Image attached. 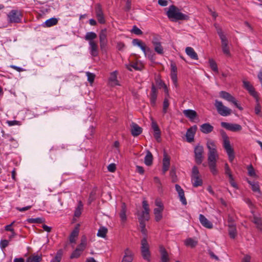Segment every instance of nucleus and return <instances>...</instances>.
<instances>
[{
	"instance_id": "obj_39",
	"label": "nucleus",
	"mask_w": 262,
	"mask_h": 262,
	"mask_svg": "<svg viewBox=\"0 0 262 262\" xmlns=\"http://www.w3.org/2000/svg\"><path fill=\"white\" fill-rule=\"evenodd\" d=\"M86 237L85 235L82 236L80 239V244L78 246L77 248L80 249L81 251H83L86 247Z\"/></svg>"
},
{
	"instance_id": "obj_31",
	"label": "nucleus",
	"mask_w": 262,
	"mask_h": 262,
	"mask_svg": "<svg viewBox=\"0 0 262 262\" xmlns=\"http://www.w3.org/2000/svg\"><path fill=\"white\" fill-rule=\"evenodd\" d=\"M186 54L192 59L198 60V56L196 53L191 47H187L185 49Z\"/></svg>"
},
{
	"instance_id": "obj_7",
	"label": "nucleus",
	"mask_w": 262,
	"mask_h": 262,
	"mask_svg": "<svg viewBox=\"0 0 262 262\" xmlns=\"http://www.w3.org/2000/svg\"><path fill=\"white\" fill-rule=\"evenodd\" d=\"M220 96L228 102L232 103L239 110H243V107L237 103L236 99L230 93L226 91H221L220 92Z\"/></svg>"
},
{
	"instance_id": "obj_44",
	"label": "nucleus",
	"mask_w": 262,
	"mask_h": 262,
	"mask_svg": "<svg viewBox=\"0 0 262 262\" xmlns=\"http://www.w3.org/2000/svg\"><path fill=\"white\" fill-rule=\"evenodd\" d=\"M107 232V229L104 227H101L99 229L97 236L101 237H105Z\"/></svg>"
},
{
	"instance_id": "obj_27",
	"label": "nucleus",
	"mask_w": 262,
	"mask_h": 262,
	"mask_svg": "<svg viewBox=\"0 0 262 262\" xmlns=\"http://www.w3.org/2000/svg\"><path fill=\"white\" fill-rule=\"evenodd\" d=\"M160 252L161 254V260L162 262H169L170 258L168 252L165 248L163 246L160 247Z\"/></svg>"
},
{
	"instance_id": "obj_48",
	"label": "nucleus",
	"mask_w": 262,
	"mask_h": 262,
	"mask_svg": "<svg viewBox=\"0 0 262 262\" xmlns=\"http://www.w3.org/2000/svg\"><path fill=\"white\" fill-rule=\"evenodd\" d=\"M156 83L159 87V88H161L163 87L164 89V91L167 94H168V89L166 85V84L162 81V80L160 79H156ZM168 95V94H167Z\"/></svg>"
},
{
	"instance_id": "obj_19",
	"label": "nucleus",
	"mask_w": 262,
	"mask_h": 262,
	"mask_svg": "<svg viewBox=\"0 0 262 262\" xmlns=\"http://www.w3.org/2000/svg\"><path fill=\"white\" fill-rule=\"evenodd\" d=\"M171 78L174 84L177 83V67L174 62H171Z\"/></svg>"
},
{
	"instance_id": "obj_8",
	"label": "nucleus",
	"mask_w": 262,
	"mask_h": 262,
	"mask_svg": "<svg viewBox=\"0 0 262 262\" xmlns=\"http://www.w3.org/2000/svg\"><path fill=\"white\" fill-rule=\"evenodd\" d=\"M161 37L158 35L154 36L152 43L154 46L155 51L159 54H163L164 53L163 48L161 46Z\"/></svg>"
},
{
	"instance_id": "obj_1",
	"label": "nucleus",
	"mask_w": 262,
	"mask_h": 262,
	"mask_svg": "<svg viewBox=\"0 0 262 262\" xmlns=\"http://www.w3.org/2000/svg\"><path fill=\"white\" fill-rule=\"evenodd\" d=\"M207 147L208 149V166L211 173L214 176H216L218 173V170L216 168V163L217 159L219 158V155L217 154L216 147L214 142L212 141H209L207 142Z\"/></svg>"
},
{
	"instance_id": "obj_22",
	"label": "nucleus",
	"mask_w": 262,
	"mask_h": 262,
	"mask_svg": "<svg viewBox=\"0 0 262 262\" xmlns=\"http://www.w3.org/2000/svg\"><path fill=\"white\" fill-rule=\"evenodd\" d=\"M175 188H176L177 191L178 192V193L179 194V196L180 201H181L183 205H186L187 204V201L185 197V194H184V191L183 189L178 184H176Z\"/></svg>"
},
{
	"instance_id": "obj_42",
	"label": "nucleus",
	"mask_w": 262,
	"mask_h": 262,
	"mask_svg": "<svg viewBox=\"0 0 262 262\" xmlns=\"http://www.w3.org/2000/svg\"><path fill=\"white\" fill-rule=\"evenodd\" d=\"M109 80L111 82H112V84L114 85H119L118 83V81L117 79V72L115 71L112 72L111 74L110 77L109 78Z\"/></svg>"
},
{
	"instance_id": "obj_13",
	"label": "nucleus",
	"mask_w": 262,
	"mask_h": 262,
	"mask_svg": "<svg viewBox=\"0 0 262 262\" xmlns=\"http://www.w3.org/2000/svg\"><path fill=\"white\" fill-rule=\"evenodd\" d=\"M244 88L247 90L249 94L254 98L258 97V93L255 91L253 86L247 81H243Z\"/></svg>"
},
{
	"instance_id": "obj_50",
	"label": "nucleus",
	"mask_w": 262,
	"mask_h": 262,
	"mask_svg": "<svg viewBox=\"0 0 262 262\" xmlns=\"http://www.w3.org/2000/svg\"><path fill=\"white\" fill-rule=\"evenodd\" d=\"M256 101V105L254 108V112L256 115H258L261 111V105L259 102V97L255 98Z\"/></svg>"
},
{
	"instance_id": "obj_23",
	"label": "nucleus",
	"mask_w": 262,
	"mask_h": 262,
	"mask_svg": "<svg viewBox=\"0 0 262 262\" xmlns=\"http://www.w3.org/2000/svg\"><path fill=\"white\" fill-rule=\"evenodd\" d=\"M170 165V158L167 154L164 152V158L163 159V173L165 174V172L168 170Z\"/></svg>"
},
{
	"instance_id": "obj_36",
	"label": "nucleus",
	"mask_w": 262,
	"mask_h": 262,
	"mask_svg": "<svg viewBox=\"0 0 262 262\" xmlns=\"http://www.w3.org/2000/svg\"><path fill=\"white\" fill-rule=\"evenodd\" d=\"M42 260V255L33 254L27 259V262H40Z\"/></svg>"
},
{
	"instance_id": "obj_16",
	"label": "nucleus",
	"mask_w": 262,
	"mask_h": 262,
	"mask_svg": "<svg viewBox=\"0 0 262 262\" xmlns=\"http://www.w3.org/2000/svg\"><path fill=\"white\" fill-rule=\"evenodd\" d=\"M133 43L134 45H137L143 51L145 55L148 52H151L150 48L146 47L145 45L140 40L138 39H134L133 40Z\"/></svg>"
},
{
	"instance_id": "obj_14",
	"label": "nucleus",
	"mask_w": 262,
	"mask_h": 262,
	"mask_svg": "<svg viewBox=\"0 0 262 262\" xmlns=\"http://www.w3.org/2000/svg\"><path fill=\"white\" fill-rule=\"evenodd\" d=\"M151 128L154 131V136L156 140L159 142L161 141V130L156 121L153 119L151 122Z\"/></svg>"
},
{
	"instance_id": "obj_18",
	"label": "nucleus",
	"mask_w": 262,
	"mask_h": 262,
	"mask_svg": "<svg viewBox=\"0 0 262 262\" xmlns=\"http://www.w3.org/2000/svg\"><path fill=\"white\" fill-rule=\"evenodd\" d=\"M251 213L253 215V220L252 222L256 225V228L258 230H262V220L260 217H258L255 214L254 210H251Z\"/></svg>"
},
{
	"instance_id": "obj_34",
	"label": "nucleus",
	"mask_w": 262,
	"mask_h": 262,
	"mask_svg": "<svg viewBox=\"0 0 262 262\" xmlns=\"http://www.w3.org/2000/svg\"><path fill=\"white\" fill-rule=\"evenodd\" d=\"M191 181L193 186L194 187L202 186L203 184V181L200 176H196L191 178Z\"/></svg>"
},
{
	"instance_id": "obj_45",
	"label": "nucleus",
	"mask_w": 262,
	"mask_h": 262,
	"mask_svg": "<svg viewBox=\"0 0 262 262\" xmlns=\"http://www.w3.org/2000/svg\"><path fill=\"white\" fill-rule=\"evenodd\" d=\"M27 221L29 223H43L45 222V220L43 218L37 217L36 219H28Z\"/></svg>"
},
{
	"instance_id": "obj_2",
	"label": "nucleus",
	"mask_w": 262,
	"mask_h": 262,
	"mask_svg": "<svg viewBox=\"0 0 262 262\" xmlns=\"http://www.w3.org/2000/svg\"><path fill=\"white\" fill-rule=\"evenodd\" d=\"M168 18L172 21L178 20H188L189 17L181 12L178 8L174 5H171L169 7L168 10L166 12Z\"/></svg>"
},
{
	"instance_id": "obj_29",
	"label": "nucleus",
	"mask_w": 262,
	"mask_h": 262,
	"mask_svg": "<svg viewBox=\"0 0 262 262\" xmlns=\"http://www.w3.org/2000/svg\"><path fill=\"white\" fill-rule=\"evenodd\" d=\"M213 130V126L209 123H205L200 126V130L204 134H209Z\"/></svg>"
},
{
	"instance_id": "obj_56",
	"label": "nucleus",
	"mask_w": 262,
	"mask_h": 262,
	"mask_svg": "<svg viewBox=\"0 0 262 262\" xmlns=\"http://www.w3.org/2000/svg\"><path fill=\"white\" fill-rule=\"evenodd\" d=\"M252 190L254 192H258L260 194H261V192L260 191L259 186L257 183H255L254 184H252L251 186Z\"/></svg>"
},
{
	"instance_id": "obj_60",
	"label": "nucleus",
	"mask_w": 262,
	"mask_h": 262,
	"mask_svg": "<svg viewBox=\"0 0 262 262\" xmlns=\"http://www.w3.org/2000/svg\"><path fill=\"white\" fill-rule=\"evenodd\" d=\"M229 182H230L231 185L232 187L237 188V185L236 184V183L234 182L232 175L229 174Z\"/></svg>"
},
{
	"instance_id": "obj_49",
	"label": "nucleus",
	"mask_w": 262,
	"mask_h": 262,
	"mask_svg": "<svg viewBox=\"0 0 262 262\" xmlns=\"http://www.w3.org/2000/svg\"><path fill=\"white\" fill-rule=\"evenodd\" d=\"M82 251L80 249L76 248V249L73 252L70 256V258L73 259L79 257Z\"/></svg>"
},
{
	"instance_id": "obj_15",
	"label": "nucleus",
	"mask_w": 262,
	"mask_h": 262,
	"mask_svg": "<svg viewBox=\"0 0 262 262\" xmlns=\"http://www.w3.org/2000/svg\"><path fill=\"white\" fill-rule=\"evenodd\" d=\"M8 16L9 18V21L11 23H19L21 20V19L19 17V14L16 10H11L8 15Z\"/></svg>"
},
{
	"instance_id": "obj_24",
	"label": "nucleus",
	"mask_w": 262,
	"mask_h": 262,
	"mask_svg": "<svg viewBox=\"0 0 262 262\" xmlns=\"http://www.w3.org/2000/svg\"><path fill=\"white\" fill-rule=\"evenodd\" d=\"M90 53L92 56L96 57L98 55V47L95 41L89 42Z\"/></svg>"
},
{
	"instance_id": "obj_21",
	"label": "nucleus",
	"mask_w": 262,
	"mask_h": 262,
	"mask_svg": "<svg viewBox=\"0 0 262 262\" xmlns=\"http://www.w3.org/2000/svg\"><path fill=\"white\" fill-rule=\"evenodd\" d=\"M183 113L191 122H194V119L198 117L197 113L194 110H185L183 111Z\"/></svg>"
},
{
	"instance_id": "obj_37",
	"label": "nucleus",
	"mask_w": 262,
	"mask_h": 262,
	"mask_svg": "<svg viewBox=\"0 0 262 262\" xmlns=\"http://www.w3.org/2000/svg\"><path fill=\"white\" fill-rule=\"evenodd\" d=\"M82 210L83 204L82 203V202L81 201H79L78 202V206L75 210L74 216L77 217H79L81 214V211Z\"/></svg>"
},
{
	"instance_id": "obj_20",
	"label": "nucleus",
	"mask_w": 262,
	"mask_h": 262,
	"mask_svg": "<svg viewBox=\"0 0 262 262\" xmlns=\"http://www.w3.org/2000/svg\"><path fill=\"white\" fill-rule=\"evenodd\" d=\"M126 206L125 203H122L121 204V209L119 213V216L121 219V224L124 226L125 223L127 220V217L126 215Z\"/></svg>"
},
{
	"instance_id": "obj_54",
	"label": "nucleus",
	"mask_w": 262,
	"mask_h": 262,
	"mask_svg": "<svg viewBox=\"0 0 262 262\" xmlns=\"http://www.w3.org/2000/svg\"><path fill=\"white\" fill-rule=\"evenodd\" d=\"M131 32L136 35H142L143 32L139 29L136 26H134L131 30Z\"/></svg>"
},
{
	"instance_id": "obj_26",
	"label": "nucleus",
	"mask_w": 262,
	"mask_h": 262,
	"mask_svg": "<svg viewBox=\"0 0 262 262\" xmlns=\"http://www.w3.org/2000/svg\"><path fill=\"white\" fill-rule=\"evenodd\" d=\"M157 97V91L155 85L152 84L151 86V94L150 97V103L152 106H155L156 105Z\"/></svg>"
},
{
	"instance_id": "obj_61",
	"label": "nucleus",
	"mask_w": 262,
	"mask_h": 262,
	"mask_svg": "<svg viewBox=\"0 0 262 262\" xmlns=\"http://www.w3.org/2000/svg\"><path fill=\"white\" fill-rule=\"evenodd\" d=\"M131 5H132V1L131 0H127L126 2V5L124 7V10L125 11H129L131 9Z\"/></svg>"
},
{
	"instance_id": "obj_57",
	"label": "nucleus",
	"mask_w": 262,
	"mask_h": 262,
	"mask_svg": "<svg viewBox=\"0 0 262 262\" xmlns=\"http://www.w3.org/2000/svg\"><path fill=\"white\" fill-rule=\"evenodd\" d=\"M103 14V11L102 10L101 6L99 4H97L96 7V16L98 15H102Z\"/></svg>"
},
{
	"instance_id": "obj_6",
	"label": "nucleus",
	"mask_w": 262,
	"mask_h": 262,
	"mask_svg": "<svg viewBox=\"0 0 262 262\" xmlns=\"http://www.w3.org/2000/svg\"><path fill=\"white\" fill-rule=\"evenodd\" d=\"M214 105L218 113L223 116H227L231 114V110L224 106L221 101L216 100Z\"/></svg>"
},
{
	"instance_id": "obj_9",
	"label": "nucleus",
	"mask_w": 262,
	"mask_h": 262,
	"mask_svg": "<svg viewBox=\"0 0 262 262\" xmlns=\"http://www.w3.org/2000/svg\"><path fill=\"white\" fill-rule=\"evenodd\" d=\"M194 152L195 162L198 164H201L203 160V147L199 145L196 146L194 148Z\"/></svg>"
},
{
	"instance_id": "obj_17",
	"label": "nucleus",
	"mask_w": 262,
	"mask_h": 262,
	"mask_svg": "<svg viewBox=\"0 0 262 262\" xmlns=\"http://www.w3.org/2000/svg\"><path fill=\"white\" fill-rule=\"evenodd\" d=\"M130 127L131 134L134 137L139 136L142 132V128L135 123L133 122L130 125Z\"/></svg>"
},
{
	"instance_id": "obj_55",
	"label": "nucleus",
	"mask_w": 262,
	"mask_h": 262,
	"mask_svg": "<svg viewBox=\"0 0 262 262\" xmlns=\"http://www.w3.org/2000/svg\"><path fill=\"white\" fill-rule=\"evenodd\" d=\"M200 176V172L198 169V168L196 166H194L192 169V173H191V178Z\"/></svg>"
},
{
	"instance_id": "obj_32",
	"label": "nucleus",
	"mask_w": 262,
	"mask_h": 262,
	"mask_svg": "<svg viewBox=\"0 0 262 262\" xmlns=\"http://www.w3.org/2000/svg\"><path fill=\"white\" fill-rule=\"evenodd\" d=\"M228 228V232L230 237L233 239L235 238L237 235L236 225L235 224H229Z\"/></svg>"
},
{
	"instance_id": "obj_4",
	"label": "nucleus",
	"mask_w": 262,
	"mask_h": 262,
	"mask_svg": "<svg viewBox=\"0 0 262 262\" xmlns=\"http://www.w3.org/2000/svg\"><path fill=\"white\" fill-rule=\"evenodd\" d=\"M142 206L144 210L142 211L141 215L138 218L141 229L145 228V221H148L150 218L149 208L147 202L146 201H143Z\"/></svg>"
},
{
	"instance_id": "obj_12",
	"label": "nucleus",
	"mask_w": 262,
	"mask_h": 262,
	"mask_svg": "<svg viewBox=\"0 0 262 262\" xmlns=\"http://www.w3.org/2000/svg\"><path fill=\"white\" fill-rule=\"evenodd\" d=\"M197 126L194 125L189 128L186 134V137L188 142H191L194 140V136L197 130Z\"/></svg>"
},
{
	"instance_id": "obj_58",
	"label": "nucleus",
	"mask_w": 262,
	"mask_h": 262,
	"mask_svg": "<svg viewBox=\"0 0 262 262\" xmlns=\"http://www.w3.org/2000/svg\"><path fill=\"white\" fill-rule=\"evenodd\" d=\"M245 202L248 205L251 210H254L256 208L255 205L251 202L250 199L247 198L245 200Z\"/></svg>"
},
{
	"instance_id": "obj_11",
	"label": "nucleus",
	"mask_w": 262,
	"mask_h": 262,
	"mask_svg": "<svg viewBox=\"0 0 262 262\" xmlns=\"http://www.w3.org/2000/svg\"><path fill=\"white\" fill-rule=\"evenodd\" d=\"M99 40L101 49L102 50H105L107 43L106 30L105 29L101 30L100 32Z\"/></svg>"
},
{
	"instance_id": "obj_5",
	"label": "nucleus",
	"mask_w": 262,
	"mask_h": 262,
	"mask_svg": "<svg viewBox=\"0 0 262 262\" xmlns=\"http://www.w3.org/2000/svg\"><path fill=\"white\" fill-rule=\"evenodd\" d=\"M141 251L143 258L148 261L150 260V252L149 251V246L148 244L146 237H143L141 242Z\"/></svg>"
},
{
	"instance_id": "obj_41",
	"label": "nucleus",
	"mask_w": 262,
	"mask_h": 262,
	"mask_svg": "<svg viewBox=\"0 0 262 262\" xmlns=\"http://www.w3.org/2000/svg\"><path fill=\"white\" fill-rule=\"evenodd\" d=\"M126 67L129 71H132L131 68H133L137 71H141L143 68V66L142 65L138 66L137 63H133L129 65H126Z\"/></svg>"
},
{
	"instance_id": "obj_47",
	"label": "nucleus",
	"mask_w": 262,
	"mask_h": 262,
	"mask_svg": "<svg viewBox=\"0 0 262 262\" xmlns=\"http://www.w3.org/2000/svg\"><path fill=\"white\" fill-rule=\"evenodd\" d=\"M209 63L212 70L218 73V68L216 62L213 59H209Z\"/></svg>"
},
{
	"instance_id": "obj_59",
	"label": "nucleus",
	"mask_w": 262,
	"mask_h": 262,
	"mask_svg": "<svg viewBox=\"0 0 262 262\" xmlns=\"http://www.w3.org/2000/svg\"><path fill=\"white\" fill-rule=\"evenodd\" d=\"M222 49L223 52L225 55H226L227 56H228V57L231 56V53H230V52L229 50V48L228 46L225 47H222Z\"/></svg>"
},
{
	"instance_id": "obj_30",
	"label": "nucleus",
	"mask_w": 262,
	"mask_h": 262,
	"mask_svg": "<svg viewBox=\"0 0 262 262\" xmlns=\"http://www.w3.org/2000/svg\"><path fill=\"white\" fill-rule=\"evenodd\" d=\"M124 255L121 262H132L133 260V254L128 249L126 248L124 251Z\"/></svg>"
},
{
	"instance_id": "obj_62",
	"label": "nucleus",
	"mask_w": 262,
	"mask_h": 262,
	"mask_svg": "<svg viewBox=\"0 0 262 262\" xmlns=\"http://www.w3.org/2000/svg\"><path fill=\"white\" fill-rule=\"evenodd\" d=\"M96 17H97V19H98V22H99L100 24H105V19H104L103 14H102V15H98V16H97Z\"/></svg>"
},
{
	"instance_id": "obj_53",
	"label": "nucleus",
	"mask_w": 262,
	"mask_h": 262,
	"mask_svg": "<svg viewBox=\"0 0 262 262\" xmlns=\"http://www.w3.org/2000/svg\"><path fill=\"white\" fill-rule=\"evenodd\" d=\"M86 76H88V80L90 83H93L94 81L95 78V75L94 73L87 72L86 73Z\"/></svg>"
},
{
	"instance_id": "obj_40",
	"label": "nucleus",
	"mask_w": 262,
	"mask_h": 262,
	"mask_svg": "<svg viewBox=\"0 0 262 262\" xmlns=\"http://www.w3.org/2000/svg\"><path fill=\"white\" fill-rule=\"evenodd\" d=\"M185 244L186 246H189L193 248L197 245L198 242L194 241L193 239L191 238H188L185 240Z\"/></svg>"
},
{
	"instance_id": "obj_63",
	"label": "nucleus",
	"mask_w": 262,
	"mask_h": 262,
	"mask_svg": "<svg viewBox=\"0 0 262 262\" xmlns=\"http://www.w3.org/2000/svg\"><path fill=\"white\" fill-rule=\"evenodd\" d=\"M8 244H9V241L8 240L4 239V240H2L1 241V243H0L1 247L2 249L6 248L7 246H8Z\"/></svg>"
},
{
	"instance_id": "obj_51",
	"label": "nucleus",
	"mask_w": 262,
	"mask_h": 262,
	"mask_svg": "<svg viewBox=\"0 0 262 262\" xmlns=\"http://www.w3.org/2000/svg\"><path fill=\"white\" fill-rule=\"evenodd\" d=\"M169 101L167 98H165L163 104L162 112L164 114H166L167 112V108L169 107Z\"/></svg>"
},
{
	"instance_id": "obj_3",
	"label": "nucleus",
	"mask_w": 262,
	"mask_h": 262,
	"mask_svg": "<svg viewBox=\"0 0 262 262\" xmlns=\"http://www.w3.org/2000/svg\"><path fill=\"white\" fill-rule=\"evenodd\" d=\"M220 134L223 139V147L228 156L229 161L232 162L235 157L234 152L233 148L230 145L229 137L226 132L223 129L220 130Z\"/></svg>"
},
{
	"instance_id": "obj_46",
	"label": "nucleus",
	"mask_w": 262,
	"mask_h": 262,
	"mask_svg": "<svg viewBox=\"0 0 262 262\" xmlns=\"http://www.w3.org/2000/svg\"><path fill=\"white\" fill-rule=\"evenodd\" d=\"M170 176L171 178V181L175 183L177 181V177L176 175V169L174 167H172L170 171Z\"/></svg>"
},
{
	"instance_id": "obj_64",
	"label": "nucleus",
	"mask_w": 262,
	"mask_h": 262,
	"mask_svg": "<svg viewBox=\"0 0 262 262\" xmlns=\"http://www.w3.org/2000/svg\"><path fill=\"white\" fill-rule=\"evenodd\" d=\"M125 44L122 42H118L117 43V48L119 51H122L125 47Z\"/></svg>"
},
{
	"instance_id": "obj_10",
	"label": "nucleus",
	"mask_w": 262,
	"mask_h": 262,
	"mask_svg": "<svg viewBox=\"0 0 262 262\" xmlns=\"http://www.w3.org/2000/svg\"><path fill=\"white\" fill-rule=\"evenodd\" d=\"M221 125L222 127L225 129L233 132L241 131L242 129L241 125L238 124L222 122Z\"/></svg>"
},
{
	"instance_id": "obj_43",
	"label": "nucleus",
	"mask_w": 262,
	"mask_h": 262,
	"mask_svg": "<svg viewBox=\"0 0 262 262\" xmlns=\"http://www.w3.org/2000/svg\"><path fill=\"white\" fill-rule=\"evenodd\" d=\"M97 38V34L93 32H88L86 34L84 38L89 42L95 41L94 39Z\"/></svg>"
},
{
	"instance_id": "obj_35",
	"label": "nucleus",
	"mask_w": 262,
	"mask_h": 262,
	"mask_svg": "<svg viewBox=\"0 0 262 262\" xmlns=\"http://www.w3.org/2000/svg\"><path fill=\"white\" fill-rule=\"evenodd\" d=\"M163 210L161 208H156L154 210L155 220L157 222L160 221L162 218V212Z\"/></svg>"
},
{
	"instance_id": "obj_28",
	"label": "nucleus",
	"mask_w": 262,
	"mask_h": 262,
	"mask_svg": "<svg viewBox=\"0 0 262 262\" xmlns=\"http://www.w3.org/2000/svg\"><path fill=\"white\" fill-rule=\"evenodd\" d=\"M79 225L74 228L69 236V241L70 243H75L76 241V238L78 236L79 234Z\"/></svg>"
},
{
	"instance_id": "obj_25",
	"label": "nucleus",
	"mask_w": 262,
	"mask_h": 262,
	"mask_svg": "<svg viewBox=\"0 0 262 262\" xmlns=\"http://www.w3.org/2000/svg\"><path fill=\"white\" fill-rule=\"evenodd\" d=\"M199 220L201 224L205 227L211 229L213 228V225L204 215L200 214Z\"/></svg>"
},
{
	"instance_id": "obj_38",
	"label": "nucleus",
	"mask_w": 262,
	"mask_h": 262,
	"mask_svg": "<svg viewBox=\"0 0 262 262\" xmlns=\"http://www.w3.org/2000/svg\"><path fill=\"white\" fill-rule=\"evenodd\" d=\"M58 23V19L56 18L53 17L46 20L45 23V26L47 27H50L56 25Z\"/></svg>"
},
{
	"instance_id": "obj_52",
	"label": "nucleus",
	"mask_w": 262,
	"mask_h": 262,
	"mask_svg": "<svg viewBox=\"0 0 262 262\" xmlns=\"http://www.w3.org/2000/svg\"><path fill=\"white\" fill-rule=\"evenodd\" d=\"M248 174L251 177H255L256 174L255 172V170L252 165H250L247 167Z\"/></svg>"
},
{
	"instance_id": "obj_33",
	"label": "nucleus",
	"mask_w": 262,
	"mask_h": 262,
	"mask_svg": "<svg viewBox=\"0 0 262 262\" xmlns=\"http://www.w3.org/2000/svg\"><path fill=\"white\" fill-rule=\"evenodd\" d=\"M153 156L149 150H147L146 155L144 158V163L147 166H151L152 164Z\"/></svg>"
}]
</instances>
